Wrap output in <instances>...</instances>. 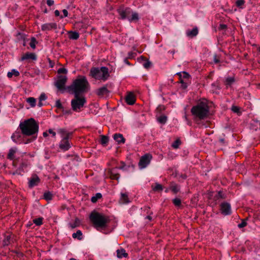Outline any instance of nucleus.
<instances>
[{"label":"nucleus","instance_id":"30","mask_svg":"<svg viewBox=\"0 0 260 260\" xmlns=\"http://www.w3.org/2000/svg\"><path fill=\"white\" fill-rule=\"evenodd\" d=\"M72 237L74 239L77 238L79 240H82L83 238L82 232L80 230H78L76 233L73 234Z\"/></svg>","mask_w":260,"mask_h":260},{"label":"nucleus","instance_id":"61","mask_svg":"<svg viewBox=\"0 0 260 260\" xmlns=\"http://www.w3.org/2000/svg\"><path fill=\"white\" fill-rule=\"evenodd\" d=\"M128 58H125L124 59V62L125 63H126V64L128 65V66H131V63L128 61Z\"/></svg>","mask_w":260,"mask_h":260},{"label":"nucleus","instance_id":"3","mask_svg":"<svg viewBox=\"0 0 260 260\" xmlns=\"http://www.w3.org/2000/svg\"><path fill=\"white\" fill-rule=\"evenodd\" d=\"M89 219L93 226L98 231L107 228L110 220L108 216L95 210L90 213Z\"/></svg>","mask_w":260,"mask_h":260},{"label":"nucleus","instance_id":"38","mask_svg":"<svg viewBox=\"0 0 260 260\" xmlns=\"http://www.w3.org/2000/svg\"><path fill=\"white\" fill-rule=\"evenodd\" d=\"M181 142L179 139L176 140L172 144V147L174 149H177L181 145Z\"/></svg>","mask_w":260,"mask_h":260},{"label":"nucleus","instance_id":"34","mask_svg":"<svg viewBox=\"0 0 260 260\" xmlns=\"http://www.w3.org/2000/svg\"><path fill=\"white\" fill-rule=\"evenodd\" d=\"M26 102L29 104V105L32 107H35L36 105V100L34 98L29 97L27 99Z\"/></svg>","mask_w":260,"mask_h":260},{"label":"nucleus","instance_id":"17","mask_svg":"<svg viewBox=\"0 0 260 260\" xmlns=\"http://www.w3.org/2000/svg\"><path fill=\"white\" fill-rule=\"evenodd\" d=\"M31 59L32 60H36L37 59V56L34 53L27 52L24 54L21 58V60Z\"/></svg>","mask_w":260,"mask_h":260},{"label":"nucleus","instance_id":"14","mask_svg":"<svg viewBox=\"0 0 260 260\" xmlns=\"http://www.w3.org/2000/svg\"><path fill=\"white\" fill-rule=\"evenodd\" d=\"M125 102L128 105H134L136 102V97L135 96V94L132 92L127 93V95L125 96Z\"/></svg>","mask_w":260,"mask_h":260},{"label":"nucleus","instance_id":"15","mask_svg":"<svg viewBox=\"0 0 260 260\" xmlns=\"http://www.w3.org/2000/svg\"><path fill=\"white\" fill-rule=\"evenodd\" d=\"M56 28L57 24L56 23H45L41 26V29L43 31H49Z\"/></svg>","mask_w":260,"mask_h":260},{"label":"nucleus","instance_id":"43","mask_svg":"<svg viewBox=\"0 0 260 260\" xmlns=\"http://www.w3.org/2000/svg\"><path fill=\"white\" fill-rule=\"evenodd\" d=\"M163 189L162 186L159 183H155V185L153 187V190L156 191H162Z\"/></svg>","mask_w":260,"mask_h":260},{"label":"nucleus","instance_id":"50","mask_svg":"<svg viewBox=\"0 0 260 260\" xmlns=\"http://www.w3.org/2000/svg\"><path fill=\"white\" fill-rule=\"evenodd\" d=\"M213 61L215 63H218L220 62V57L217 54H215L213 57Z\"/></svg>","mask_w":260,"mask_h":260},{"label":"nucleus","instance_id":"59","mask_svg":"<svg viewBox=\"0 0 260 260\" xmlns=\"http://www.w3.org/2000/svg\"><path fill=\"white\" fill-rule=\"evenodd\" d=\"M227 26L225 24H220L219 25V28L220 29H224L225 28H226Z\"/></svg>","mask_w":260,"mask_h":260},{"label":"nucleus","instance_id":"13","mask_svg":"<svg viewBox=\"0 0 260 260\" xmlns=\"http://www.w3.org/2000/svg\"><path fill=\"white\" fill-rule=\"evenodd\" d=\"M40 179L37 174H32L28 182L29 188H31L34 186H37L40 182Z\"/></svg>","mask_w":260,"mask_h":260},{"label":"nucleus","instance_id":"4","mask_svg":"<svg viewBox=\"0 0 260 260\" xmlns=\"http://www.w3.org/2000/svg\"><path fill=\"white\" fill-rule=\"evenodd\" d=\"M192 115L200 119H204L207 117L209 113L208 101L206 99L199 101L197 104L191 109Z\"/></svg>","mask_w":260,"mask_h":260},{"label":"nucleus","instance_id":"25","mask_svg":"<svg viewBox=\"0 0 260 260\" xmlns=\"http://www.w3.org/2000/svg\"><path fill=\"white\" fill-rule=\"evenodd\" d=\"M170 189L174 194H176L180 191V186L174 182H171Z\"/></svg>","mask_w":260,"mask_h":260},{"label":"nucleus","instance_id":"28","mask_svg":"<svg viewBox=\"0 0 260 260\" xmlns=\"http://www.w3.org/2000/svg\"><path fill=\"white\" fill-rule=\"evenodd\" d=\"M21 134L20 132L16 131L12 135L11 138L14 142L17 143L18 142L19 139L21 138Z\"/></svg>","mask_w":260,"mask_h":260},{"label":"nucleus","instance_id":"11","mask_svg":"<svg viewBox=\"0 0 260 260\" xmlns=\"http://www.w3.org/2000/svg\"><path fill=\"white\" fill-rule=\"evenodd\" d=\"M67 77L64 75H60L55 83V86L59 90L64 88L65 84L67 82Z\"/></svg>","mask_w":260,"mask_h":260},{"label":"nucleus","instance_id":"31","mask_svg":"<svg viewBox=\"0 0 260 260\" xmlns=\"http://www.w3.org/2000/svg\"><path fill=\"white\" fill-rule=\"evenodd\" d=\"M79 38V34L76 31H71L70 32L69 38L73 40H77Z\"/></svg>","mask_w":260,"mask_h":260},{"label":"nucleus","instance_id":"51","mask_svg":"<svg viewBox=\"0 0 260 260\" xmlns=\"http://www.w3.org/2000/svg\"><path fill=\"white\" fill-rule=\"evenodd\" d=\"M47 99V96L44 93H42L39 97V101H45Z\"/></svg>","mask_w":260,"mask_h":260},{"label":"nucleus","instance_id":"47","mask_svg":"<svg viewBox=\"0 0 260 260\" xmlns=\"http://www.w3.org/2000/svg\"><path fill=\"white\" fill-rule=\"evenodd\" d=\"M57 73L59 74H66L67 73V70L66 69H65L64 68H61L58 70Z\"/></svg>","mask_w":260,"mask_h":260},{"label":"nucleus","instance_id":"54","mask_svg":"<svg viewBox=\"0 0 260 260\" xmlns=\"http://www.w3.org/2000/svg\"><path fill=\"white\" fill-rule=\"evenodd\" d=\"M77 220H78V219H76L75 223L70 224V226L72 229L75 228L76 227H77L78 226V225L76 223Z\"/></svg>","mask_w":260,"mask_h":260},{"label":"nucleus","instance_id":"33","mask_svg":"<svg viewBox=\"0 0 260 260\" xmlns=\"http://www.w3.org/2000/svg\"><path fill=\"white\" fill-rule=\"evenodd\" d=\"M102 198V195L101 193H96L94 196H93L91 199V201L95 203H96L99 199H100Z\"/></svg>","mask_w":260,"mask_h":260},{"label":"nucleus","instance_id":"5","mask_svg":"<svg viewBox=\"0 0 260 260\" xmlns=\"http://www.w3.org/2000/svg\"><path fill=\"white\" fill-rule=\"evenodd\" d=\"M89 76L95 80L105 81L110 77V74L106 67H92L90 70Z\"/></svg>","mask_w":260,"mask_h":260},{"label":"nucleus","instance_id":"45","mask_svg":"<svg viewBox=\"0 0 260 260\" xmlns=\"http://www.w3.org/2000/svg\"><path fill=\"white\" fill-rule=\"evenodd\" d=\"M245 4V1L244 0H237L236 2V5L237 7L239 8H241V7L244 5Z\"/></svg>","mask_w":260,"mask_h":260},{"label":"nucleus","instance_id":"35","mask_svg":"<svg viewBox=\"0 0 260 260\" xmlns=\"http://www.w3.org/2000/svg\"><path fill=\"white\" fill-rule=\"evenodd\" d=\"M109 142L108 137L104 135L101 136V144L103 145H106Z\"/></svg>","mask_w":260,"mask_h":260},{"label":"nucleus","instance_id":"64","mask_svg":"<svg viewBox=\"0 0 260 260\" xmlns=\"http://www.w3.org/2000/svg\"><path fill=\"white\" fill-rule=\"evenodd\" d=\"M63 112L64 114H72V112H71V110L63 111Z\"/></svg>","mask_w":260,"mask_h":260},{"label":"nucleus","instance_id":"22","mask_svg":"<svg viewBox=\"0 0 260 260\" xmlns=\"http://www.w3.org/2000/svg\"><path fill=\"white\" fill-rule=\"evenodd\" d=\"M128 195L125 193H121L119 202L121 204H128L130 202Z\"/></svg>","mask_w":260,"mask_h":260},{"label":"nucleus","instance_id":"6","mask_svg":"<svg viewBox=\"0 0 260 260\" xmlns=\"http://www.w3.org/2000/svg\"><path fill=\"white\" fill-rule=\"evenodd\" d=\"M80 94H74V99L72 100L71 105L74 111L80 112L84 107L86 103V100L83 96H80Z\"/></svg>","mask_w":260,"mask_h":260},{"label":"nucleus","instance_id":"12","mask_svg":"<svg viewBox=\"0 0 260 260\" xmlns=\"http://www.w3.org/2000/svg\"><path fill=\"white\" fill-rule=\"evenodd\" d=\"M220 210L223 215H229L232 213L231 205L227 202H223L220 205Z\"/></svg>","mask_w":260,"mask_h":260},{"label":"nucleus","instance_id":"27","mask_svg":"<svg viewBox=\"0 0 260 260\" xmlns=\"http://www.w3.org/2000/svg\"><path fill=\"white\" fill-rule=\"evenodd\" d=\"M235 78L234 77H228L225 79V85L228 88L229 86H231L235 82Z\"/></svg>","mask_w":260,"mask_h":260},{"label":"nucleus","instance_id":"57","mask_svg":"<svg viewBox=\"0 0 260 260\" xmlns=\"http://www.w3.org/2000/svg\"><path fill=\"white\" fill-rule=\"evenodd\" d=\"M48 133L52 135L53 137H55L56 136V133L54 132L52 129H49L48 130Z\"/></svg>","mask_w":260,"mask_h":260},{"label":"nucleus","instance_id":"9","mask_svg":"<svg viewBox=\"0 0 260 260\" xmlns=\"http://www.w3.org/2000/svg\"><path fill=\"white\" fill-rule=\"evenodd\" d=\"M120 19L124 20L129 18V16L132 13V10L130 8L120 7L117 10Z\"/></svg>","mask_w":260,"mask_h":260},{"label":"nucleus","instance_id":"10","mask_svg":"<svg viewBox=\"0 0 260 260\" xmlns=\"http://www.w3.org/2000/svg\"><path fill=\"white\" fill-rule=\"evenodd\" d=\"M70 138L61 139L59 143L58 147L63 151H66L70 149L72 147V143L69 140Z\"/></svg>","mask_w":260,"mask_h":260},{"label":"nucleus","instance_id":"44","mask_svg":"<svg viewBox=\"0 0 260 260\" xmlns=\"http://www.w3.org/2000/svg\"><path fill=\"white\" fill-rule=\"evenodd\" d=\"M37 43V40L35 37H32L30 40L29 45L32 49L36 48V44Z\"/></svg>","mask_w":260,"mask_h":260},{"label":"nucleus","instance_id":"46","mask_svg":"<svg viewBox=\"0 0 260 260\" xmlns=\"http://www.w3.org/2000/svg\"><path fill=\"white\" fill-rule=\"evenodd\" d=\"M28 166V164L26 162H22L20 166L19 170H21L23 172L24 171V169H26Z\"/></svg>","mask_w":260,"mask_h":260},{"label":"nucleus","instance_id":"62","mask_svg":"<svg viewBox=\"0 0 260 260\" xmlns=\"http://www.w3.org/2000/svg\"><path fill=\"white\" fill-rule=\"evenodd\" d=\"M54 14L55 16H59L60 15V12L58 10H56L54 11Z\"/></svg>","mask_w":260,"mask_h":260},{"label":"nucleus","instance_id":"53","mask_svg":"<svg viewBox=\"0 0 260 260\" xmlns=\"http://www.w3.org/2000/svg\"><path fill=\"white\" fill-rule=\"evenodd\" d=\"M62 13L63 14V16H60L61 18H63V17H66L68 16V12L66 9H63L62 10Z\"/></svg>","mask_w":260,"mask_h":260},{"label":"nucleus","instance_id":"56","mask_svg":"<svg viewBox=\"0 0 260 260\" xmlns=\"http://www.w3.org/2000/svg\"><path fill=\"white\" fill-rule=\"evenodd\" d=\"M121 166H120L119 167L117 168V169H120V170H124V168H125V163L124 162H123V161H121Z\"/></svg>","mask_w":260,"mask_h":260},{"label":"nucleus","instance_id":"60","mask_svg":"<svg viewBox=\"0 0 260 260\" xmlns=\"http://www.w3.org/2000/svg\"><path fill=\"white\" fill-rule=\"evenodd\" d=\"M187 87V83L185 82H182V84H181V87L183 89H186Z\"/></svg>","mask_w":260,"mask_h":260},{"label":"nucleus","instance_id":"58","mask_svg":"<svg viewBox=\"0 0 260 260\" xmlns=\"http://www.w3.org/2000/svg\"><path fill=\"white\" fill-rule=\"evenodd\" d=\"M182 74H183V77L184 78H189V75L187 73H186L185 72H183L182 73Z\"/></svg>","mask_w":260,"mask_h":260},{"label":"nucleus","instance_id":"16","mask_svg":"<svg viewBox=\"0 0 260 260\" xmlns=\"http://www.w3.org/2000/svg\"><path fill=\"white\" fill-rule=\"evenodd\" d=\"M58 134L60 135L61 139L70 138L73 135V132H69L66 128H59L57 130Z\"/></svg>","mask_w":260,"mask_h":260},{"label":"nucleus","instance_id":"63","mask_svg":"<svg viewBox=\"0 0 260 260\" xmlns=\"http://www.w3.org/2000/svg\"><path fill=\"white\" fill-rule=\"evenodd\" d=\"M20 170H19V168L15 172H13L12 173L13 175H16V174H20V173L18 172Z\"/></svg>","mask_w":260,"mask_h":260},{"label":"nucleus","instance_id":"41","mask_svg":"<svg viewBox=\"0 0 260 260\" xmlns=\"http://www.w3.org/2000/svg\"><path fill=\"white\" fill-rule=\"evenodd\" d=\"M158 121L162 124H165L167 120V117L165 115H161L157 119Z\"/></svg>","mask_w":260,"mask_h":260},{"label":"nucleus","instance_id":"52","mask_svg":"<svg viewBox=\"0 0 260 260\" xmlns=\"http://www.w3.org/2000/svg\"><path fill=\"white\" fill-rule=\"evenodd\" d=\"M136 54L133 52H129L128 53V57L127 58L129 59L133 58L135 57Z\"/></svg>","mask_w":260,"mask_h":260},{"label":"nucleus","instance_id":"39","mask_svg":"<svg viewBox=\"0 0 260 260\" xmlns=\"http://www.w3.org/2000/svg\"><path fill=\"white\" fill-rule=\"evenodd\" d=\"M231 110L235 113H237L238 115H240L241 114V112L240 110V108L236 106H232L231 108Z\"/></svg>","mask_w":260,"mask_h":260},{"label":"nucleus","instance_id":"23","mask_svg":"<svg viewBox=\"0 0 260 260\" xmlns=\"http://www.w3.org/2000/svg\"><path fill=\"white\" fill-rule=\"evenodd\" d=\"M11 235L10 234H5L4 236V238L3 241V244L4 246H8L11 244Z\"/></svg>","mask_w":260,"mask_h":260},{"label":"nucleus","instance_id":"29","mask_svg":"<svg viewBox=\"0 0 260 260\" xmlns=\"http://www.w3.org/2000/svg\"><path fill=\"white\" fill-rule=\"evenodd\" d=\"M53 196V194L50 191H47L44 192L43 199L47 201H50L52 200Z\"/></svg>","mask_w":260,"mask_h":260},{"label":"nucleus","instance_id":"2","mask_svg":"<svg viewBox=\"0 0 260 260\" xmlns=\"http://www.w3.org/2000/svg\"><path fill=\"white\" fill-rule=\"evenodd\" d=\"M89 86V82L85 76H78L72 84L68 86V91L74 94H80L86 92Z\"/></svg>","mask_w":260,"mask_h":260},{"label":"nucleus","instance_id":"26","mask_svg":"<svg viewBox=\"0 0 260 260\" xmlns=\"http://www.w3.org/2000/svg\"><path fill=\"white\" fill-rule=\"evenodd\" d=\"M16 147L12 148L9 150V153L7 155V158L10 160H13L14 158V155L17 151Z\"/></svg>","mask_w":260,"mask_h":260},{"label":"nucleus","instance_id":"8","mask_svg":"<svg viewBox=\"0 0 260 260\" xmlns=\"http://www.w3.org/2000/svg\"><path fill=\"white\" fill-rule=\"evenodd\" d=\"M110 86V85L106 84L103 86L96 89L95 93L100 98L107 96L109 95L110 92V90L108 89Z\"/></svg>","mask_w":260,"mask_h":260},{"label":"nucleus","instance_id":"36","mask_svg":"<svg viewBox=\"0 0 260 260\" xmlns=\"http://www.w3.org/2000/svg\"><path fill=\"white\" fill-rule=\"evenodd\" d=\"M43 217H39L33 219V222L37 226H40L43 224Z\"/></svg>","mask_w":260,"mask_h":260},{"label":"nucleus","instance_id":"32","mask_svg":"<svg viewBox=\"0 0 260 260\" xmlns=\"http://www.w3.org/2000/svg\"><path fill=\"white\" fill-rule=\"evenodd\" d=\"M14 75L15 77H17L19 75V72L15 69L12 70L11 72H9L7 74L8 78H12Z\"/></svg>","mask_w":260,"mask_h":260},{"label":"nucleus","instance_id":"7","mask_svg":"<svg viewBox=\"0 0 260 260\" xmlns=\"http://www.w3.org/2000/svg\"><path fill=\"white\" fill-rule=\"evenodd\" d=\"M152 158V156L150 153H146L140 157L138 163L139 167L140 169L146 168L150 163Z\"/></svg>","mask_w":260,"mask_h":260},{"label":"nucleus","instance_id":"49","mask_svg":"<svg viewBox=\"0 0 260 260\" xmlns=\"http://www.w3.org/2000/svg\"><path fill=\"white\" fill-rule=\"evenodd\" d=\"M55 106L58 108V109H63V106L60 101L59 100H58L56 101V103H55Z\"/></svg>","mask_w":260,"mask_h":260},{"label":"nucleus","instance_id":"37","mask_svg":"<svg viewBox=\"0 0 260 260\" xmlns=\"http://www.w3.org/2000/svg\"><path fill=\"white\" fill-rule=\"evenodd\" d=\"M215 198L217 200L219 199H224L226 198V195L221 190L218 191L217 194L215 196Z\"/></svg>","mask_w":260,"mask_h":260},{"label":"nucleus","instance_id":"1","mask_svg":"<svg viewBox=\"0 0 260 260\" xmlns=\"http://www.w3.org/2000/svg\"><path fill=\"white\" fill-rule=\"evenodd\" d=\"M19 127L23 135L32 136L31 138L27 139L26 141H24V144L31 143L37 138V136H34V135L38 132L39 124L34 118H30L21 122Z\"/></svg>","mask_w":260,"mask_h":260},{"label":"nucleus","instance_id":"21","mask_svg":"<svg viewBox=\"0 0 260 260\" xmlns=\"http://www.w3.org/2000/svg\"><path fill=\"white\" fill-rule=\"evenodd\" d=\"M119 177L120 175L117 172V168L112 169L110 171V178L118 180Z\"/></svg>","mask_w":260,"mask_h":260},{"label":"nucleus","instance_id":"48","mask_svg":"<svg viewBox=\"0 0 260 260\" xmlns=\"http://www.w3.org/2000/svg\"><path fill=\"white\" fill-rule=\"evenodd\" d=\"M247 225V222L245 220H242V222L238 224V226L239 228H242Z\"/></svg>","mask_w":260,"mask_h":260},{"label":"nucleus","instance_id":"55","mask_svg":"<svg viewBox=\"0 0 260 260\" xmlns=\"http://www.w3.org/2000/svg\"><path fill=\"white\" fill-rule=\"evenodd\" d=\"M54 1L53 0H47V4L49 6H51L54 5Z\"/></svg>","mask_w":260,"mask_h":260},{"label":"nucleus","instance_id":"24","mask_svg":"<svg viewBox=\"0 0 260 260\" xmlns=\"http://www.w3.org/2000/svg\"><path fill=\"white\" fill-rule=\"evenodd\" d=\"M116 253L117 256L119 258H121L122 257H127L128 256V254L126 252L125 250L123 248L117 249L116 251Z\"/></svg>","mask_w":260,"mask_h":260},{"label":"nucleus","instance_id":"20","mask_svg":"<svg viewBox=\"0 0 260 260\" xmlns=\"http://www.w3.org/2000/svg\"><path fill=\"white\" fill-rule=\"evenodd\" d=\"M131 17L127 18L129 22H137L139 20V14L136 12H133L132 11V13L131 14Z\"/></svg>","mask_w":260,"mask_h":260},{"label":"nucleus","instance_id":"18","mask_svg":"<svg viewBox=\"0 0 260 260\" xmlns=\"http://www.w3.org/2000/svg\"><path fill=\"white\" fill-rule=\"evenodd\" d=\"M198 32L199 30L198 27H194L191 30L188 29L186 32V34L187 37L192 38L197 36Z\"/></svg>","mask_w":260,"mask_h":260},{"label":"nucleus","instance_id":"40","mask_svg":"<svg viewBox=\"0 0 260 260\" xmlns=\"http://www.w3.org/2000/svg\"><path fill=\"white\" fill-rule=\"evenodd\" d=\"M141 58L144 60H146V61L143 63V67L145 68V69H149L150 67V66L151 64V63L150 61H149L148 60H146L145 59V58L143 56H141Z\"/></svg>","mask_w":260,"mask_h":260},{"label":"nucleus","instance_id":"19","mask_svg":"<svg viewBox=\"0 0 260 260\" xmlns=\"http://www.w3.org/2000/svg\"><path fill=\"white\" fill-rule=\"evenodd\" d=\"M113 138L118 144L125 143V140L122 134H115L113 136Z\"/></svg>","mask_w":260,"mask_h":260},{"label":"nucleus","instance_id":"42","mask_svg":"<svg viewBox=\"0 0 260 260\" xmlns=\"http://www.w3.org/2000/svg\"><path fill=\"white\" fill-rule=\"evenodd\" d=\"M173 204L176 207H179L181 204V201L179 198H175L172 200Z\"/></svg>","mask_w":260,"mask_h":260}]
</instances>
